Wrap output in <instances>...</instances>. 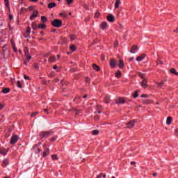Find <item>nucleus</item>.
Wrapping results in <instances>:
<instances>
[{"label": "nucleus", "mask_w": 178, "mask_h": 178, "mask_svg": "<svg viewBox=\"0 0 178 178\" xmlns=\"http://www.w3.org/2000/svg\"><path fill=\"white\" fill-rule=\"evenodd\" d=\"M51 26L53 27H56L59 29V27H62V20L60 19H54L53 22H51Z\"/></svg>", "instance_id": "f257e3e1"}, {"label": "nucleus", "mask_w": 178, "mask_h": 178, "mask_svg": "<svg viewBox=\"0 0 178 178\" xmlns=\"http://www.w3.org/2000/svg\"><path fill=\"white\" fill-rule=\"evenodd\" d=\"M39 136L42 140L44 138H48V137H49V136H51V131H41L39 134Z\"/></svg>", "instance_id": "f03ea898"}, {"label": "nucleus", "mask_w": 178, "mask_h": 178, "mask_svg": "<svg viewBox=\"0 0 178 178\" xmlns=\"http://www.w3.org/2000/svg\"><path fill=\"white\" fill-rule=\"evenodd\" d=\"M136 122H137V120L135 119L127 123V129H132V127H134V124Z\"/></svg>", "instance_id": "7ed1b4c3"}, {"label": "nucleus", "mask_w": 178, "mask_h": 178, "mask_svg": "<svg viewBox=\"0 0 178 178\" xmlns=\"http://www.w3.org/2000/svg\"><path fill=\"white\" fill-rule=\"evenodd\" d=\"M19 140V137L17 135H13L10 139V144H16Z\"/></svg>", "instance_id": "20e7f679"}, {"label": "nucleus", "mask_w": 178, "mask_h": 178, "mask_svg": "<svg viewBox=\"0 0 178 178\" xmlns=\"http://www.w3.org/2000/svg\"><path fill=\"white\" fill-rule=\"evenodd\" d=\"M117 62L115 59H111L109 61L110 66L112 69H115L117 65Z\"/></svg>", "instance_id": "39448f33"}, {"label": "nucleus", "mask_w": 178, "mask_h": 178, "mask_svg": "<svg viewBox=\"0 0 178 178\" xmlns=\"http://www.w3.org/2000/svg\"><path fill=\"white\" fill-rule=\"evenodd\" d=\"M43 148H44V151L43 152V157L45 158L47 155L49 154V149H47V144L43 145Z\"/></svg>", "instance_id": "423d86ee"}, {"label": "nucleus", "mask_w": 178, "mask_h": 178, "mask_svg": "<svg viewBox=\"0 0 178 178\" xmlns=\"http://www.w3.org/2000/svg\"><path fill=\"white\" fill-rule=\"evenodd\" d=\"M38 16V11L34 10L30 17V20H34Z\"/></svg>", "instance_id": "0eeeda50"}, {"label": "nucleus", "mask_w": 178, "mask_h": 178, "mask_svg": "<svg viewBox=\"0 0 178 178\" xmlns=\"http://www.w3.org/2000/svg\"><path fill=\"white\" fill-rule=\"evenodd\" d=\"M107 20L110 22V23H113V22H115V16H113L112 14L108 15L107 17Z\"/></svg>", "instance_id": "6e6552de"}, {"label": "nucleus", "mask_w": 178, "mask_h": 178, "mask_svg": "<svg viewBox=\"0 0 178 178\" xmlns=\"http://www.w3.org/2000/svg\"><path fill=\"white\" fill-rule=\"evenodd\" d=\"M102 30H106L108 29V24L106 22H102L101 24Z\"/></svg>", "instance_id": "1a4fd4ad"}, {"label": "nucleus", "mask_w": 178, "mask_h": 178, "mask_svg": "<svg viewBox=\"0 0 178 178\" xmlns=\"http://www.w3.org/2000/svg\"><path fill=\"white\" fill-rule=\"evenodd\" d=\"M145 58V55L142 54L141 56L137 57L136 60L137 62H141V60H144Z\"/></svg>", "instance_id": "9d476101"}, {"label": "nucleus", "mask_w": 178, "mask_h": 178, "mask_svg": "<svg viewBox=\"0 0 178 178\" xmlns=\"http://www.w3.org/2000/svg\"><path fill=\"white\" fill-rule=\"evenodd\" d=\"M138 49V47L137 46L134 45L130 50L131 54H136V51H137Z\"/></svg>", "instance_id": "9b49d317"}, {"label": "nucleus", "mask_w": 178, "mask_h": 178, "mask_svg": "<svg viewBox=\"0 0 178 178\" xmlns=\"http://www.w3.org/2000/svg\"><path fill=\"white\" fill-rule=\"evenodd\" d=\"M8 165H9V159H6L3 161V168H6V166H8Z\"/></svg>", "instance_id": "f8f14e48"}, {"label": "nucleus", "mask_w": 178, "mask_h": 178, "mask_svg": "<svg viewBox=\"0 0 178 178\" xmlns=\"http://www.w3.org/2000/svg\"><path fill=\"white\" fill-rule=\"evenodd\" d=\"M124 66V63L123 62V60H120L118 63V67H120V69H123Z\"/></svg>", "instance_id": "ddd939ff"}, {"label": "nucleus", "mask_w": 178, "mask_h": 178, "mask_svg": "<svg viewBox=\"0 0 178 178\" xmlns=\"http://www.w3.org/2000/svg\"><path fill=\"white\" fill-rule=\"evenodd\" d=\"M10 91V89L9 88H3V90H1V92L3 94H8Z\"/></svg>", "instance_id": "4468645a"}, {"label": "nucleus", "mask_w": 178, "mask_h": 178, "mask_svg": "<svg viewBox=\"0 0 178 178\" xmlns=\"http://www.w3.org/2000/svg\"><path fill=\"white\" fill-rule=\"evenodd\" d=\"M49 62L50 63L56 62V57H55L54 56H50L49 58Z\"/></svg>", "instance_id": "2eb2a0df"}, {"label": "nucleus", "mask_w": 178, "mask_h": 178, "mask_svg": "<svg viewBox=\"0 0 178 178\" xmlns=\"http://www.w3.org/2000/svg\"><path fill=\"white\" fill-rule=\"evenodd\" d=\"M141 86L143 88H146L147 87V79H143L142 83H141Z\"/></svg>", "instance_id": "dca6fc26"}, {"label": "nucleus", "mask_w": 178, "mask_h": 178, "mask_svg": "<svg viewBox=\"0 0 178 178\" xmlns=\"http://www.w3.org/2000/svg\"><path fill=\"white\" fill-rule=\"evenodd\" d=\"M55 6H56L55 3H49L47 6V8H49V9H52V8H55Z\"/></svg>", "instance_id": "f3484780"}, {"label": "nucleus", "mask_w": 178, "mask_h": 178, "mask_svg": "<svg viewBox=\"0 0 178 178\" xmlns=\"http://www.w3.org/2000/svg\"><path fill=\"white\" fill-rule=\"evenodd\" d=\"M116 104H124V98L120 97L118 101L116 102Z\"/></svg>", "instance_id": "a211bd4d"}, {"label": "nucleus", "mask_w": 178, "mask_h": 178, "mask_svg": "<svg viewBox=\"0 0 178 178\" xmlns=\"http://www.w3.org/2000/svg\"><path fill=\"white\" fill-rule=\"evenodd\" d=\"M92 67H93L94 70H96V72H99V70H100L99 67L95 64H92Z\"/></svg>", "instance_id": "6ab92c4d"}, {"label": "nucleus", "mask_w": 178, "mask_h": 178, "mask_svg": "<svg viewBox=\"0 0 178 178\" xmlns=\"http://www.w3.org/2000/svg\"><path fill=\"white\" fill-rule=\"evenodd\" d=\"M41 22L42 23H46V22H48V18H47V17H45V16H42L41 17Z\"/></svg>", "instance_id": "aec40b11"}, {"label": "nucleus", "mask_w": 178, "mask_h": 178, "mask_svg": "<svg viewBox=\"0 0 178 178\" xmlns=\"http://www.w3.org/2000/svg\"><path fill=\"white\" fill-rule=\"evenodd\" d=\"M109 101H111V97L109 96H106L104 98V102H106V104H109Z\"/></svg>", "instance_id": "412c9836"}, {"label": "nucleus", "mask_w": 178, "mask_h": 178, "mask_svg": "<svg viewBox=\"0 0 178 178\" xmlns=\"http://www.w3.org/2000/svg\"><path fill=\"white\" fill-rule=\"evenodd\" d=\"M31 27H32L33 30H37V29H38V26L36 25V24L34 22L32 23Z\"/></svg>", "instance_id": "4be33fe9"}, {"label": "nucleus", "mask_w": 178, "mask_h": 178, "mask_svg": "<svg viewBox=\"0 0 178 178\" xmlns=\"http://www.w3.org/2000/svg\"><path fill=\"white\" fill-rule=\"evenodd\" d=\"M119 5H120V0H116L115 3V9H118V8H119Z\"/></svg>", "instance_id": "5701e85b"}, {"label": "nucleus", "mask_w": 178, "mask_h": 178, "mask_svg": "<svg viewBox=\"0 0 178 178\" xmlns=\"http://www.w3.org/2000/svg\"><path fill=\"white\" fill-rule=\"evenodd\" d=\"M46 26L44 24H40L38 26V29H41L42 30H44L45 29Z\"/></svg>", "instance_id": "b1692460"}, {"label": "nucleus", "mask_w": 178, "mask_h": 178, "mask_svg": "<svg viewBox=\"0 0 178 178\" xmlns=\"http://www.w3.org/2000/svg\"><path fill=\"white\" fill-rule=\"evenodd\" d=\"M167 124H170L172 123V117H168L166 120Z\"/></svg>", "instance_id": "393cba45"}, {"label": "nucleus", "mask_w": 178, "mask_h": 178, "mask_svg": "<svg viewBox=\"0 0 178 178\" xmlns=\"http://www.w3.org/2000/svg\"><path fill=\"white\" fill-rule=\"evenodd\" d=\"M92 134H93V136H98V134H99V131L98 130H93L92 131Z\"/></svg>", "instance_id": "a878e982"}, {"label": "nucleus", "mask_w": 178, "mask_h": 178, "mask_svg": "<svg viewBox=\"0 0 178 178\" xmlns=\"http://www.w3.org/2000/svg\"><path fill=\"white\" fill-rule=\"evenodd\" d=\"M170 72H171V73H172V74H175L176 76H178V72H176V70H175V68H172L170 70Z\"/></svg>", "instance_id": "bb28decb"}, {"label": "nucleus", "mask_w": 178, "mask_h": 178, "mask_svg": "<svg viewBox=\"0 0 178 178\" xmlns=\"http://www.w3.org/2000/svg\"><path fill=\"white\" fill-rule=\"evenodd\" d=\"M120 76H122V73L120 72V71H118L117 72H115V77H118L119 79Z\"/></svg>", "instance_id": "cd10ccee"}, {"label": "nucleus", "mask_w": 178, "mask_h": 178, "mask_svg": "<svg viewBox=\"0 0 178 178\" xmlns=\"http://www.w3.org/2000/svg\"><path fill=\"white\" fill-rule=\"evenodd\" d=\"M138 76H139V77H140L141 79H143V80L145 79L144 77H145V74H144L141 72H138Z\"/></svg>", "instance_id": "c85d7f7f"}, {"label": "nucleus", "mask_w": 178, "mask_h": 178, "mask_svg": "<svg viewBox=\"0 0 178 178\" xmlns=\"http://www.w3.org/2000/svg\"><path fill=\"white\" fill-rule=\"evenodd\" d=\"M24 54L25 56H29V49H27V47L24 48Z\"/></svg>", "instance_id": "c756f323"}, {"label": "nucleus", "mask_w": 178, "mask_h": 178, "mask_svg": "<svg viewBox=\"0 0 178 178\" xmlns=\"http://www.w3.org/2000/svg\"><path fill=\"white\" fill-rule=\"evenodd\" d=\"M70 49H71V51H76V45L72 44V45L70 46Z\"/></svg>", "instance_id": "7c9ffc66"}, {"label": "nucleus", "mask_w": 178, "mask_h": 178, "mask_svg": "<svg viewBox=\"0 0 178 178\" xmlns=\"http://www.w3.org/2000/svg\"><path fill=\"white\" fill-rule=\"evenodd\" d=\"M72 111V112H74V113H75V115H79V110H77L76 108H73Z\"/></svg>", "instance_id": "2f4dec72"}, {"label": "nucleus", "mask_w": 178, "mask_h": 178, "mask_svg": "<svg viewBox=\"0 0 178 178\" xmlns=\"http://www.w3.org/2000/svg\"><path fill=\"white\" fill-rule=\"evenodd\" d=\"M6 8H9V0H4Z\"/></svg>", "instance_id": "473e14b6"}, {"label": "nucleus", "mask_w": 178, "mask_h": 178, "mask_svg": "<svg viewBox=\"0 0 178 178\" xmlns=\"http://www.w3.org/2000/svg\"><path fill=\"white\" fill-rule=\"evenodd\" d=\"M51 158H52V159H54V161H56V159H58V155L53 154V155H51Z\"/></svg>", "instance_id": "72a5a7b5"}, {"label": "nucleus", "mask_w": 178, "mask_h": 178, "mask_svg": "<svg viewBox=\"0 0 178 178\" xmlns=\"http://www.w3.org/2000/svg\"><path fill=\"white\" fill-rule=\"evenodd\" d=\"M157 86L159 88H162V86H163V83L162 81L159 82V83H157Z\"/></svg>", "instance_id": "f704fd0d"}, {"label": "nucleus", "mask_w": 178, "mask_h": 178, "mask_svg": "<svg viewBox=\"0 0 178 178\" xmlns=\"http://www.w3.org/2000/svg\"><path fill=\"white\" fill-rule=\"evenodd\" d=\"M70 38L72 41L76 39V35H70Z\"/></svg>", "instance_id": "c9c22d12"}, {"label": "nucleus", "mask_w": 178, "mask_h": 178, "mask_svg": "<svg viewBox=\"0 0 178 178\" xmlns=\"http://www.w3.org/2000/svg\"><path fill=\"white\" fill-rule=\"evenodd\" d=\"M137 97H138V91H136L133 95L134 98H137Z\"/></svg>", "instance_id": "e433bc0d"}, {"label": "nucleus", "mask_w": 178, "mask_h": 178, "mask_svg": "<svg viewBox=\"0 0 178 178\" xmlns=\"http://www.w3.org/2000/svg\"><path fill=\"white\" fill-rule=\"evenodd\" d=\"M17 86L19 88H22V83H20V81H17Z\"/></svg>", "instance_id": "4c0bfd02"}, {"label": "nucleus", "mask_w": 178, "mask_h": 178, "mask_svg": "<svg viewBox=\"0 0 178 178\" xmlns=\"http://www.w3.org/2000/svg\"><path fill=\"white\" fill-rule=\"evenodd\" d=\"M31 32V28L28 27L27 29H26L27 34H30Z\"/></svg>", "instance_id": "58836bf2"}, {"label": "nucleus", "mask_w": 178, "mask_h": 178, "mask_svg": "<svg viewBox=\"0 0 178 178\" xmlns=\"http://www.w3.org/2000/svg\"><path fill=\"white\" fill-rule=\"evenodd\" d=\"M1 152H3V153H0V154H2L3 155H6V149H2V150H1Z\"/></svg>", "instance_id": "ea45409f"}, {"label": "nucleus", "mask_w": 178, "mask_h": 178, "mask_svg": "<svg viewBox=\"0 0 178 178\" xmlns=\"http://www.w3.org/2000/svg\"><path fill=\"white\" fill-rule=\"evenodd\" d=\"M36 115H38V112H34L31 114V117L34 118V116H35Z\"/></svg>", "instance_id": "a19ab883"}, {"label": "nucleus", "mask_w": 178, "mask_h": 178, "mask_svg": "<svg viewBox=\"0 0 178 178\" xmlns=\"http://www.w3.org/2000/svg\"><path fill=\"white\" fill-rule=\"evenodd\" d=\"M118 45H119V42H118V41L114 42V48H116L118 47Z\"/></svg>", "instance_id": "79ce46f5"}, {"label": "nucleus", "mask_w": 178, "mask_h": 178, "mask_svg": "<svg viewBox=\"0 0 178 178\" xmlns=\"http://www.w3.org/2000/svg\"><path fill=\"white\" fill-rule=\"evenodd\" d=\"M95 17H99V12H96L95 14Z\"/></svg>", "instance_id": "37998d69"}, {"label": "nucleus", "mask_w": 178, "mask_h": 178, "mask_svg": "<svg viewBox=\"0 0 178 178\" xmlns=\"http://www.w3.org/2000/svg\"><path fill=\"white\" fill-rule=\"evenodd\" d=\"M24 79H25V80H30V78L27 75H24Z\"/></svg>", "instance_id": "c03bdc74"}, {"label": "nucleus", "mask_w": 178, "mask_h": 178, "mask_svg": "<svg viewBox=\"0 0 178 178\" xmlns=\"http://www.w3.org/2000/svg\"><path fill=\"white\" fill-rule=\"evenodd\" d=\"M141 97H142V98H148V95H145V94H143V95H141Z\"/></svg>", "instance_id": "a18cd8bd"}, {"label": "nucleus", "mask_w": 178, "mask_h": 178, "mask_svg": "<svg viewBox=\"0 0 178 178\" xmlns=\"http://www.w3.org/2000/svg\"><path fill=\"white\" fill-rule=\"evenodd\" d=\"M26 58H27V60L28 62L30 60V59H31V56H26Z\"/></svg>", "instance_id": "49530a36"}, {"label": "nucleus", "mask_w": 178, "mask_h": 178, "mask_svg": "<svg viewBox=\"0 0 178 178\" xmlns=\"http://www.w3.org/2000/svg\"><path fill=\"white\" fill-rule=\"evenodd\" d=\"M73 2V0H67V3L68 5H70Z\"/></svg>", "instance_id": "de8ad7c7"}, {"label": "nucleus", "mask_w": 178, "mask_h": 178, "mask_svg": "<svg viewBox=\"0 0 178 178\" xmlns=\"http://www.w3.org/2000/svg\"><path fill=\"white\" fill-rule=\"evenodd\" d=\"M56 140V137H52L50 138V141H55Z\"/></svg>", "instance_id": "09e8293b"}, {"label": "nucleus", "mask_w": 178, "mask_h": 178, "mask_svg": "<svg viewBox=\"0 0 178 178\" xmlns=\"http://www.w3.org/2000/svg\"><path fill=\"white\" fill-rule=\"evenodd\" d=\"M5 106L3 104H0V111H1V109H3V107Z\"/></svg>", "instance_id": "8fccbe9b"}, {"label": "nucleus", "mask_w": 178, "mask_h": 178, "mask_svg": "<svg viewBox=\"0 0 178 178\" xmlns=\"http://www.w3.org/2000/svg\"><path fill=\"white\" fill-rule=\"evenodd\" d=\"M86 83H88L90 81V78L86 77Z\"/></svg>", "instance_id": "3c124183"}, {"label": "nucleus", "mask_w": 178, "mask_h": 178, "mask_svg": "<svg viewBox=\"0 0 178 178\" xmlns=\"http://www.w3.org/2000/svg\"><path fill=\"white\" fill-rule=\"evenodd\" d=\"M131 165H134V166H136V162L131 161Z\"/></svg>", "instance_id": "603ef678"}, {"label": "nucleus", "mask_w": 178, "mask_h": 178, "mask_svg": "<svg viewBox=\"0 0 178 178\" xmlns=\"http://www.w3.org/2000/svg\"><path fill=\"white\" fill-rule=\"evenodd\" d=\"M60 16H65V17H66V14H64V13H61L60 14Z\"/></svg>", "instance_id": "864d4df0"}, {"label": "nucleus", "mask_w": 178, "mask_h": 178, "mask_svg": "<svg viewBox=\"0 0 178 178\" xmlns=\"http://www.w3.org/2000/svg\"><path fill=\"white\" fill-rule=\"evenodd\" d=\"M12 19H13V15H10V16H9V19H10V20H12Z\"/></svg>", "instance_id": "5fc2aeb1"}, {"label": "nucleus", "mask_w": 178, "mask_h": 178, "mask_svg": "<svg viewBox=\"0 0 178 178\" xmlns=\"http://www.w3.org/2000/svg\"><path fill=\"white\" fill-rule=\"evenodd\" d=\"M157 65H162V61H159V62H157Z\"/></svg>", "instance_id": "6e6d98bb"}, {"label": "nucleus", "mask_w": 178, "mask_h": 178, "mask_svg": "<svg viewBox=\"0 0 178 178\" xmlns=\"http://www.w3.org/2000/svg\"><path fill=\"white\" fill-rule=\"evenodd\" d=\"M95 119L96 120H98V119H99V117H98V115H96V116L95 117Z\"/></svg>", "instance_id": "4d7b16f0"}, {"label": "nucleus", "mask_w": 178, "mask_h": 178, "mask_svg": "<svg viewBox=\"0 0 178 178\" xmlns=\"http://www.w3.org/2000/svg\"><path fill=\"white\" fill-rule=\"evenodd\" d=\"M53 69H54V70H55V69H58V66H57V65H54V66H53Z\"/></svg>", "instance_id": "13d9d810"}, {"label": "nucleus", "mask_w": 178, "mask_h": 178, "mask_svg": "<svg viewBox=\"0 0 178 178\" xmlns=\"http://www.w3.org/2000/svg\"><path fill=\"white\" fill-rule=\"evenodd\" d=\"M44 112H47V115H49V112H48V110H47V109H44Z\"/></svg>", "instance_id": "bf43d9fd"}, {"label": "nucleus", "mask_w": 178, "mask_h": 178, "mask_svg": "<svg viewBox=\"0 0 178 178\" xmlns=\"http://www.w3.org/2000/svg\"><path fill=\"white\" fill-rule=\"evenodd\" d=\"M31 2H38V0H30Z\"/></svg>", "instance_id": "052dcab7"}, {"label": "nucleus", "mask_w": 178, "mask_h": 178, "mask_svg": "<svg viewBox=\"0 0 178 178\" xmlns=\"http://www.w3.org/2000/svg\"><path fill=\"white\" fill-rule=\"evenodd\" d=\"M133 59H134V57L130 58H129V62H131V60H133Z\"/></svg>", "instance_id": "680f3d73"}, {"label": "nucleus", "mask_w": 178, "mask_h": 178, "mask_svg": "<svg viewBox=\"0 0 178 178\" xmlns=\"http://www.w3.org/2000/svg\"><path fill=\"white\" fill-rule=\"evenodd\" d=\"M29 9H30V10H33V9H34V7H29Z\"/></svg>", "instance_id": "e2e57ef3"}, {"label": "nucleus", "mask_w": 178, "mask_h": 178, "mask_svg": "<svg viewBox=\"0 0 178 178\" xmlns=\"http://www.w3.org/2000/svg\"><path fill=\"white\" fill-rule=\"evenodd\" d=\"M21 10H22V12H23V10H26V8H21Z\"/></svg>", "instance_id": "0e129e2a"}, {"label": "nucleus", "mask_w": 178, "mask_h": 178, "mask_svg": "<svg viewBox=\"0 0 178 178\" xmlns=\"http://www.w3.org/2000/svg\"><path fill=\"white\" fill-rule=\"evenodd\" d=\"M28 62H29V61H24V65H27V63H28Z\"/></svg>", "instance_id": "69168bd1"}, {"label": "nucleus", "mask_w": 178, "mask_h": 178, "mask_svg": "<svg viewBox=\"0 0 178 178\" xmlns=\"http://www.w3.org/2000/svg\"><path fill=\"white\" fill-rule=\"evenodd\" d=\"M153 176L155 177L156 176V173H153Z\"/></svg>", "instance_id": "338daca9"}, {"label": "nucleus", "mask_w": 178, "mask_h": 178, "mask_svg": "<svg viewBox=\"0 0 178 178\" xmlns=\"http://www.w3.org/2000/svg\"><path fill=\"white\" fill-rule=\"evenodd\" d=\"M83 98H87V95H83Z\"/></svg>", "instance_id": "774afa93"}]
</instances>
